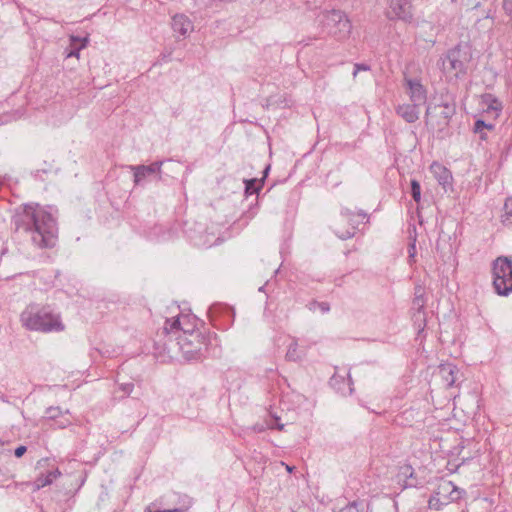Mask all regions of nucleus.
<instances>
[{"label":"nucleus","mask_w":512,"mask_h":512,"mask_svg":"<svg viewBox=\"0 0 512 512\" xmlns=\"http://www.w3.org/2000/svg\"><path fill=\"white\" fill-rule=\"evenodd\" d=\"M424 296V290L422 287L418 286L415 288V293H414V297H417V296Z\"/></svg>","instance_id":"43"},{"label":"nucleus","mask_w":512,"mask_h":512,"mask_svg":"<svg viewBox=\"0 0 512 512\" xmlns=\"http://www.w3.org/2000/svg\"><path fill=\"white\" fill-rule=\"evenodd\" d=\"M404 86L410 101L418 105L426 103L427 89L422 84L419 78H409L404 76Z\"/></svg>","instance_id":"12"},{"label":"nucleus","mask_w":512,"mask_h":512,"mask_svg":"<svg viewBox=\"0 0 512 512\" xmlns=\"http://www.w3.org/2000/svg\"><path fill=\"white\" fill-rule=\"evenodd\" d=\"M53 206L39 203H25L15 209L11 223L15 232L31 235L32 242L39 248H53L57 242L58 227Z\"/></svg>","instance_id":"1"},{"label":"nucleus","mask_w":512,"mask_h":512,"mask_svg":"<svg viewBox=\"0 0 512 512\" xmlns=\"http://www.w3.org/2000/svg\"><path fill=\"white\" fill-rule=\"evenodd\" d=\"M318 18L323 31L338 40L347 38L351 33L350 20L341 10H325L320 13Z\"/></svg>","instance_id":"5"},{"label":"nucleus","mask_w":512,"mask_h":512,"mask_svg":"<svg viewBox=\"0 0 512 512\" xmlns=\"http://www.w3.org/2000/svg\"><path fill=\"white\" fill-rule=\"evenodd\" d=\"M182 318H183V320H188V322H190V316H183ZM182 324L185 326V328H190L191 329V328L194 327V329L196 331L199 330L198 328L196 329V325H197L196 323L193 324V325H190V323L182 322Z\"/></svg>","instance_id":"42"},{"label":"nucleus","mask_w":512,"mask_h":512,"mask_svg":"<svg viewBox=\"0 0 512 512\" xmlns=\"http://www.w3.org/2000/svg\"><path fill=\"white\" fill-rule=\"evenodd\" d=\"M495 128V125L492 123H487L483 119H477L474 122L473 131L474 133H482L485 129L492 130Z\"/></svg>","instance_id":"31"},{"label":"nucleus","mask_w":512,"mask_h":512,"mask_svg":"<svg viewBox=\"0 0 512 512\" xmlns=\"http://www.w3.org/2000/svg\"><path fill=\"white\" fill-rule=\"evenodd\" d=\"M502 8L505 14L512 19V0H503Z\"/></svg>","instance_id":"36"},{"label":"nucleus","mask_w":512,"mask_h":512,"mask_svg":"<svg viewBox=\"0 0 512 512\" xmlns=\"http://www.w3.org/2000/svg\"><path fill=\"white\" fill-rule=\"evenodd\" d=\"M293 356H294V353H292L290 350H289V351L287 352V354H286V357H287L288 359H290V360H292V359L294 360Z\"/></svg>","instance_id":"48"},{"label":"nucleus","mask_w":512,"mask_h":512,"mask_svg":"<svg viewBox=\"0 0 512 512\" xmlns=\"http://www.w3.org/2000/svg\"><path fill=\"white\" fill-rule=\"evenodd\" d=\"M340 386L337 387V385L335 386V388L340 391L343 395H346V391L344 389L345 386H343L341 383H339Z\"/></svg>","instance_id":"46"},{"label":"nucleus","mask_w":512,"mask_h":512,"mask_svg":"<svg viewBox=\"0 0 512 512\" xmlns=\"http://www.w3.org/2000/svg\"><path fill=\"white\" fill-rule=\"evenodd\" d=\"M171 52L161 53L159 56V62H168L170 60Z\"/></svg>","instance_id":"41"},{"label":"nucleus","mask_w":512,"mask_h":512,"mask_svg":"<svg viewBox=\"0 0 512 512\" xmlns=\"http://www.w3.org/2000/svg\"><path fill=\"white\" fill-rule=\"evenodd\" d=\"M482 102L487 105V112L493 111L498 114L502 110V103L493 94H483Z\"/></svg>","instance_id":"23"},{"label":"nucleus","mask_w":512,"mask_h":512,"mask_svg":"<svg viewBox=\"0 0 512 512\" xmlns=\"http://www.w3.org/2000/svg\"><path fill=\"white\" fill-rule=\"evenodd\" d=\"M244 185V193L246 196L259 194L263 187L262 182L258 178L245 179Z\"/></svg>","instance_id":"24"},{"label":"nucleus","mask_w":512,"mask_h":512,"mask_svg":"<svg viewBox=\"0 0 512 512\" xmlns=\"http://www.w3.org/2000/svg\"><path fill=\"white\" fill-rule=\"evenodd\" d=\"M472 60L471 47L468 44H457L449 49L442 59V67L446 72H453L457 79L467 74L468 65Z\"/></svg>","instance_id":"6"},{"label":"nucleus","mask_w":512,"mask_h":512,"mask_svg":"<svg viewBox=\"0 0 512 512\" xmlns=\"http://www.w3.org/2000/svg\"><path fill=\"white\" fill-rule=\"evenodd\" d=\"M306 306L312 312H314L317 308L320 309L322 313H328L330 311V304L328 302L311 300Z\"/></svg>","instance_id":"28"},{"label":"nucleus","mask_w":512,"mask_h":512,"mask_svg":"<svg viewBox=\"0 0 512 512\" xmlns=\"http://www.w3.org/2000/svg\"><path fill=\"white\" fill-rule=\"evenodd\" d=\"M16 448L24 449V448H27V447H26L25 445L20 444V445H18Z\"/></svg>","instance_id":"51"},{"label":"nucleus","mask_w":512,"mask_h":512,"mask_svg":"<svg viewBox=\"0 0 512 512\" xmlns=\"http://www.w3.org/2000/svg\"><path fill=\"white\" fill-rule=\"evenodd\" d=\"M154 504L152 506H148L144 512H184V510L182 509H179V508H176V509H172V510H160V509H154L153 508Z\"/></svg>","instance_id":"38"},{"label":"nucleus","mask_w":512,"mask_h":512,"mask_svg":"<svg viewBox=\"0 0 512 512\" xmlns=\"http://www.w3.org/2000/svg\"><path fill=\"white\" fill-rule=\"evenodd\" d=\"M434 493L449 504L461 499L465 491L455 486L452 481L441 479Z\"/></svg>","instance_id":"14"},{"label":"nucleus","mask_w":512,"mask_h":512,"mask_svg":"<svg viewBox=\"0 0 512 512\" xmlns=\"http://www.w3.org/2000/svg\"><path fill=\"white\" fill-rule=\"evenodd\" d=\"M412 199L419 203L421 200V185L420 182L416 179H411L410 181V191H409Z\"/></svg>","instance_id":"26"},{"label":"nucleus","mask_w":512,"mask_h":512,"mask_svg":"<svg viewBox=\"0 0 512 512\" xmlns=\"http://www.w3.org/2000/svg\"><path fill=\"white\" fill-rule=\"evenodd\" d=\"M417 250H416V238L413 239V241L409 244L408 247V257L411 261H414V258L416 256Z\"/></svg>","instance_id":"35"},{"label":"nucleus","mask_w":512,"mask_h":512,"mask_svg":"<svg viewBox=\"0 0 512 512\" xmlns=\"http://www.w3.org/2000/svg\"><path fill=\"white\" fill-rule=\"evenodd\" d=\"M70 45L69 48L66 49V57H80V52L84 48H86L89 44V37L88 36H77V35H71L70 38Z\"/></svg>","instance_id":"18"},{"label":"nucleus","mask_w":512,"mask_h":512,"mask_svg":"<svg viewBox=\"0 0 512 512\" xmlns=\"http://www.w3.org/2000/svg\"><path fill=\"white\" fill-rule=\"evenodd\" d=\"M339 512H365L363 501H353L348 503Z\"/></svg>","instance_id":"30"},{"label":"nucleus","mask_w":512,"mask_h":512,"mask_svg":"<svg viewBox=\"0 0 512 512\" xmlns=\"http://www.w3.org/2000/svg\"><path fill=\"white\" fill-rule=\"evenodd\" d=\"M164 160H156L149 165H131L130 169L133 171L134 185L144 186L147 179L156 178L160 180L162 173V165Z\"/></svg>","instance_id":"10"},{"label":"nucleus","mask_w":512,"mask_h":512,"mask_svg":"<svg viewBox=\"0 0 512 512\" xmlns=\"http://www.w3.org/2000/svg\"><path fill=\"white\" fill-rule=\"evenodd\" d=\"M420 105L416 103L401 104L396 107V113L403 118L407 123H414L419 119Z\"/></svg>","instance_id":"17"},{"label":"nucleus","mask_w":512,"mask_h":512,"mask_svg":"<svg viewBox=\"0 0 512 512\" xmlns=\"http://www.w3.org/2000/svg\"><path fill=\"white\" fill-rule=\"evenodd\" d=\"M185 326L182 324L180 317H173L171 319H166L165 326H164V333L170 334V333H184Z\"/></svg>","instance_id":"22"},{"label":"nucleus","mask_w":512,"mask_h":512,"mask_svg":"<svg viewBox=\"0 0 512 512\" xmlns=\"http://www.w3.org/2000/svg\"><path fill=\"white\" fill-rule=\"evenodd\" d=\"M294 468H295V467H292V466L286 465V469H287V471H288V472H292Z\"/></svg>","instance_id":"49"},{"label":"nucleus","mask_w":512,"mask_h":512,"mask_svg":"<svg viewBox=\"0 0 512 512\" xmlns=\"http://www.w3.org/2000/svg\"><path fill=\"white\" fill-rule=\"evenodd\" d=\"M510 146L507 147L505 152H502L501 154V160H506L509 154Z\"/></svg>","instance_id":"45"},{"label":"nucleus","mask_w":512,"mask_h":512,"mask_svg":"<svg viewBox=\"0 0 512 512\" xmlns=\"http://www.w3.org/2000/svg\"><path fill=\"white\" fill-rule=\"evenodd\" d=\"M212 337H216V333L202 332L193 328L184 330L183 334L177 336V345L187 359L197 358L202 349V345L211 344Z\"/></svg>","instance_id":"4"},{"label":"nucleus","mask_w":512,"mask_h":512,"mask_svg":"<svg viewBox=\"0 0 512 512\" xmlns=\"http://www.w3.org/2000/svg\"><path fill=\"white\" fill-rule=\"evenodd\" d=\"M21 321L28 330L45 333L60 332L65 328L60 313L49 305L42 307L37 304L29 305L21 313Z\"/></svg>","instance_id":"2"},{"label":"nucleus","mask_w":512,"mask_h":512,"mask_svg":"<svg viewBox=\"0 0 512 512\" xmlns=\"http://www.w3.org/2000/svg\"><path fill=\"white\" fill-rule=\"evenodd\" d=\"M370 70V66L365 64V63H356L354 65V71H353V75L356 76V74L359 72V71H368Z\"/></svg>","instance_id":"37"},{"label":"nucleus","mask_w":512,"mask_h":512,"mask_svg":"<svg viewBox=\"0 0 512 512\" xmlns=\"http://www.w3.org/2000/svg\"><path fill=\"white\" fill-rule=\"evenodd\" d=\"M431 169L435 173V176L440 185L446 186L451 183L452 174L446 167L438 163H433Z\"/></svg>","instance_id":"21"},{"label":"nucleus","mask_w":512,"mask_h":512,"mask_svg":"<svg viewBox=\"0 0 512 512\" xmlns=\"http://www.w3.org/2000/svg\"><path fill=\"white\" fill-rule=\"evenodd\" d=\"M426 304L425 298L422 296H417L413 298V307L417 309L418 315H424V306Z\"/></svg>","instance_id":"32"},{"label":"nucleus","mask_w":512,"mask_h":512,"mask_svg":"<svg viewBox=\"0 0 512 512\" xmlns=\"http://www.w3.org/2000/svg\"><path fill=\"white\" fill-rule=\"evenodd\" d=\"M270 168H271V166H270V164H268V165L264 168V170H263V172H262V177L259 179V180L262 182V184H263V185H264V182H265L266 178H267V177H268V175H269Z\"/></svg>","instance_id":"40"},{"label":"nucleus","mask_w":512,"mask_h":512,"mask_svg":"<svg viewBox=\"0 0 512 512\" xmlns=\"http://www.w3.org/2000/svg\"><path fill=\"white\" fill-rule=\"evenodd\" d=\"M396 479L397 483L402 487V490L422 486V481L418 479L414 468L409 463H404L399 466Z\"/></svg>","instance_id":"13"},{"label":"nucleus","mask_w":512,"mask_h":512,"mask_svg":"<svg viewBox=\"0 0 512 512\" xmlns=\"http://www.w3.org/2000/svg\"><path fill=\"white\" fill-rule=\"evenodd\" d=\"M26 451L27 450H14V453L17 458H21L26 453Z\"/></svg>","instance_id":"44"},{"label":"nucleus","mask_w":512,"mask_h":512,"mask_svg":"<svg viewBox=\"0 0 512 512\" xmlns=\"http://www.w3.org/2000/svg\"><path fill=\"white\" fill-rule=\"evenodd\" d=\"M385 15L389 20H401L410 23L413 19L410 0H388Z\"/></svg>","instance_id":"11"},{"label":"nucleus","mask_w":512,"mask_h":512,"mask_svg":"<svg viewBox=\"0 0 512 512\" xmlns=\"http://www.w3.org/2000/svg\"><path fill=\"white\" fill-rule=\"evenodd\" d=\"M481 140H487V134L482 131V133H478Z\"/></svg>","instance_id":"47"},{"label":"nucleus","mask_w":512,"mask_h":512,"mask_svg":"<svg viewBox=\"0 0 512 512\" xmlns=\"http://www.w3.org/2000/svg\"><path fill=\"white\" fill-rule=\"evenodd\" d=\"M192 319H193L195 322H198V321H199L195 316H193V317H192Z\"/></svg>","instance_id":"53"},{"label":"nucleus","mask_w":512,"mask_h":512,"mask_svg":"<svg viewBox=\"0 0 512 512\" xmlns=\"http://www.w3.org/2000/svg\"><path fill=\"white\" fill-rule=\"evenodd\" d=\"M341 220L348 223L349 227L347 229H341L339 227L338 222H334L331 226L334 234L341 240H347L354 237L356 230L358 229L359 224L361 223L356 217H362V219L367 217L366 212L360 211L357 215L348 208H342L340 212Z\"/></svg>","instance_id":"9"},{"label":"nucleus","mask_w":512,"mask_h":512,"mask_svg":"<svg viewBox=\"0 0 512 512\" xmlns=\"http://www.w3.org/2000/svg\"><path fill=\"white\" fill-rule=\"evenodd\" d=\"M46 418L52 421L51 426L56 428H65L71 424L70 419L63 413L60 407H49L45 412Z\"/></svg>","instance_id":"16"},{"label":"nucleus","mask_w":512,"mask_h":512,"mask_svg":"<svg viewBox=\"0 0 512 512\" xmlns=\"http://www.w3.org/2000/svg\"><path fill=\"white\" fill-rule=\"evenodd\" d=\"M348 383L345 382V379L342 378V377H339V376H336L334 375L331 379H330V384L335 387L336 385H338V383H341L343 386H347V394L351 395L354 391V388H353V381L351 379V376H350V373H348Z\"/></svg>","instance_id":"25"},{"label":"nucleus","mask_w":512,"mask_h":512,"mask_svg":"<svg viewBox=\"0 0 512 512\" xmlns=\"http://www.w3.org/2000/svg\"><path fill=\"white\" fill-rule=\"evenodd\" d=\"M208 318L213 327L227 330L234 323L235 311L227 304L214 303L208 310Z\"/></svg>","instance_id":"8"},{"label":"nucleus","mask_w":512,"mask_h":512,"mask_svg":"<svg viewBox=\"0 0 512 512\" xmlns=\"http://www.w3.org/2000/svg\"><path fill=\"white\" fill-rule=\"evenodd\" d=\"M456 114V104L452 102H441L429 104L425 112V124L428 129L437 133L438 138H445L449 135V124Z\"/></svg>","instance_id":"3"},{"label":"nucleus","mask_w":512,"mask_h":512,"mask_svg":"<svg viewBox=\"0 0 512 512\" xmlns=\"http://www.w3.org/2000/svg\"><path fill=\"white\" fill-rule=\"evenodd\" d=\"M119 389L126 395H130L134 389V384L132 382L129 383H121L119 384Z\"/></svg>","instance_id":"33"},{"label":"nucleus","mask_w":512,"mask_h":512,"mask_svg":"<svg viewBox=\"0 0 512 512\" xmlns=\"http://www.w3.org/2000/svg\"><path fill=\"white\" fill-rule=\"evenodd\" d=\"M61 475V472L58 470V468L54 467V464L52 465V468L48 470L46 473L40 472L39 475L36 477V479L33 482V489L34 490H40L41 488H44L50 484L53 483V481Z\"/></svg>","instance_id":"19"},{"label":"nucleus","mask_w":512,"mask_h":512,"mask_svg":"<svg viewBox=\"0 0 512 512\" xmlns=\"http://www.w3.org/2000/svg\"><path fill=\"white\" fill-rule=\"evenodd\" d=\"M40 172L47 173L48 170L47 169L37 170L36 175H38Z\"/></svg>","instance_id":"50"},{"label":"nucleus","mask_w":512,"mask_h":512,"mask_svg":"<svg viewBox=\"0 0 512 512\" xmlns=\"http://www.w3.org/2000/svg\"><path fill=\"white\" fill-rule=\"evenodd\" d=\"M493 288L497 295L507 297L512 293V257L499 256L492 261Z\"/></svg>","instance_id":"7"},{"label":"nucleus","mask_w":512,"mask_h":512,"mask_svg":"<svg viewBox=\"0 0 512 512\" xmlns=\"http://www.w3.org/2000/svg\"><path fill=\"white\" fill-rule=\"evenodd\" d=\"M267 425L270 428H276L278 430H283L285 423L282 422V417L272 412L269 413V420H267Z\"/></svg>","instance_id":"29"},{"label":"nucleus","mask_w":512,"mask_h":512,"mask_svg":"<svg viewBox=\"0 0 512 512\" xmlns=\"http://www.w3.org/2000/svg\"><path fill=\"white\" fill-rule=\"evenodd\" d=\"M447 504L440 496H436L434 492L428 500V507L436 511L441 510Z\"/></svg>","instance_id":"27"},{"label":"nucleus","mask_w":512,"mask_h":512,"mask_svg":"<svg viewBox=\"0 0 512 512\" xmlns=\"http://www.w3.org/2000/svg\"><path fill=\"white\" fill-rule=\"evenodd\" d=\"M504 211H505L506 220H508L509 218H512V197L508 198L505 201Z\"/></svg>","instance_id":"34"},{"label":"nucleus","mask_w":512,"mask_h":512,"mask_svg":"<svg viewBox=\"0 0 512 512\" xmlns=\"http://www.w3.org/2000/svg\"><path fill=\"white\" fill-rule=\"evenodd\" d=\"M50 459L49 458H43V459H40L38 462H37V465H36V468L41 470L42 468H45L46 466H50Z\"/></svg>","instance_id":"39"},{"label":"nucleus","mask_w":512,"mask_h":512,"mask_svg":"<svg viewBox=\"0 0 512 512\" xmlns=\"http://www.w3.org/2000/svg\"><path fill=\"white\" fill-rule=\"evenodd\" d=\"M171 27L176 34L183 38H186L194 29L193 22L185 14L174 15Z\"/></svg>","instance_id":"15"},{"label":"nucleus","mask_w":512,"mask_h":512,"mask_svg":"<svg viewBox=\"0 0 512 512\" xmlns=\"http://www.w3.org/2000/svg\"><path fill=\"white\" fill-rule=\"evenodd\" d=\"M454 448H461V449H464V446L461 445V444H458L457 446H455Z\"/></svg>","instance_id":"52"},{"label":"nucleus","mask_w":512,"mask_h":512,"mask_svg":"<svg viewBox=\"0 0 512 512\" xmlns=\"http://www.w3.org/2000/svg\"><path fill=\"white\" fill-rule=\"evenodd\" d=\"M438 373L443 382L445 383V386L447 388H450L456 382V374L458 373V368L456 365L452 363L441 364L439 366Z\"/></svg>","instance_id":"20"}]
</instances>
